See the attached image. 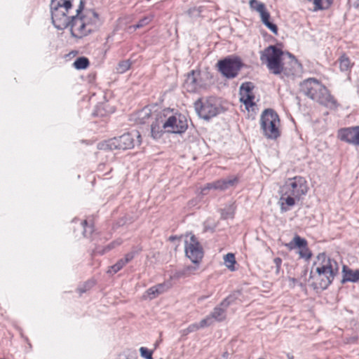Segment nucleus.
I'll return each mask as SVG.
<instances>
[{
    "label": "nucleus",
    "mask_w": 359,
    "mask_h": 359,
    "mask_svg": "<svg viewBox=\"0 0 359 359\" xmlns=\"http://www.w3.org/2000/svg\"><path fill=\"white\" fill-rule=\"evenodd\" d=\"M213 323V320L212 319V317L208 316L205 318L202 319L198 324V327L200 328H203L205 327H208L211 325Z\"/></svg>",
    "instance_id": "obj_36"
},
{
    "label": "nucleus",
    "mask_w": 359,
    "mask_h": 359,
    "mask_svg": "<svg viewBox=\"0 0 359 359\" xmlns=\"http://www.w3.org/2000/svg\"><path fill=\"white\" fill-rule=\"evenodd\" d=\"M280 189L285 194H290L301 199L302 196L306 194L308 186L304 177L295 176L287 179Z\"/></svg>",
    "instance_id": "obj_9"
},
{
    "label": "nucleus",
    "mask_w": 359,
    "mask_h": 359,
    "mask_svg": "<svg viewBox=\"0 0 359 359\" xmlns=\"http://www.w3.org/2000/svg\"><path fill=\"white\" fill-rule=\"evenodd\" d=\"M141 143V135L137 130H133L130 133L116 137L99 144V148L102 149H130L136 144Z\"/></svg>",
    "instance_id": "obj_6"
},
{
    "label": "nucleus",
    "mask_w": 359,
    "mask_h": 359,
    "mask_svg": "<svg viewBox=\"0 0 359 359\" xmlns=\"http://www.w3.org/2000/svg\"><path fill=\"white\" fill-rule=\"evenodd\" d=\"M249 5L252 11H255L259 13L266 8L265 4L258 0H250Z\"/></svg>",
    "instance_id": "obj_27"
},
{
    "label": "nucleus",
    "mask_w": 359,
    "mask_h": 359,
    "mask_svg": "<svg viewBox=\"0 0 359 359\" xmlns=\"http://www.w3.org/2000/svg\"><path fill=\"white\" fill-rule=\"evenodd\" d=\"M243 66V62L238 57H226L217 62L219 71L227 79L236 77Z\"/></svg>",
    "instance_id": "obj_10"
},
{
    "label": "nucleus",
    "mask_w": 359,
    "mask_h": 359,
    "mask_svg": "<svg viewBox=\"0 0 359 359\" xmlns=\"http://www.w3.org/2000/svg\"><path fill=\"white\" fill-rule=\"evenodd\" d=\"M162 127L167 133L182 134L188 128L187 117L180 113L170 116L165 121H161Z\"/></svg>",
    "instance_id": "obj_11"
},
{
    "label": "nucleus",
    "mask_w": 359,
    "mask_h": 359,
    "mask_svg": "<svg viewBox=\"0 0 359 359\" xmlns=\"http://www.w3.org/2000/svg\"><path fill=\"white\" fill-rule=\"evenodd\" d=\"M69 15L64 14V21L65 22L64 27L59 28L56 22H52L55 27L59 30L69 27L71 34L74 38L81 39L88 36V32L81 18V13H75V14H72L71 16H69Z\"/></svg>",
    "instance_id": "obj_8"
},
{
    "label": "nucleus",
    "mask_w": 359,
    "mask_h": 359,
    "mask_svg": "<svg viewBox=\"0 0 359 359\" xmlns=\"http://www.w3.org/2000/svg\"><path fill=\"white\" fill-rule=\"evenodd\" d=\"M291 280L294 283L296 281V279L293 278H291Z\"/></svg>",
    "instance_id": "obj_49"
},
{
    "label": "nucleus",
    "mask_w": 359,
    "mask_h": 359,
    "mask_svg": "<svg viewBox=\"0 0 359 359\" xmlns=\"http://www.w3.org/2000/svg\"><path fill=\"white\" fill-rule=\"evenodd\" d=\"M259 15L262 23L273 34H277L278 27L275 24L270 21L271 15L266 8L262 12L259 13Z\"/></svg>",
    "instance_id": "obj_21"
},
{
    "label": "nucleus",
    "mask_w": 359,
    "mask_h": 359,
    "mask_svg": "<svg viewBox=\"0 0 359 359\" xmlns=\"http://www.w3.org/2000/svg\"><path fill=\"white\" fill-rule=\"evenodd\" d=\"M198 269V264L187 266L180 270L176 271L172 276V278L180 279L189 277L194 274Z\"/></svg>",
    "instance_id": "obj_20"
},
{
    "label": "nucleus",
    "mask_w": 359,
    "mask_h": 359,
    "mask_svg": "<svg viewBox=\"0 0 359 359\" xmlns=\"http://www.w3.org/2000/svg\"><path fill=\"white\" fill-rule=\"evenodd\" d=\"M287 359H294V356L290 353L287 354Z\"/></svg>",
    "instance_id": "obj_44"
},
{
    "label": "nucleus",
    "mask_w": 359,
    "mask_h": 359,
    "mask_svg": "<svg viewBox=\"0 0 359 359\" xmlns=\"http://www.w3.org/2000/svg\"><path fill=\"white\" fill-rule=\"evenodd\" d=\"M184 248L186 256L194 264H199L203 257V250L194 235L192 234L189 241H185Z\"/></svg>",
    "instance_id": "obj_12"
},
{
    "label": "nucleus",
    "mask_w": 359,
    "mask_h": 359,
    "mask_svg": "<svg viewBox=\"0 0 359 359\" xmlns=\"http://www.w3.org/2000/svg\"><path fill=\"white\" fill-rule=\"evenodd\" d=\"M337 137L349 144L359 146V126L339 129Z\"/></svg>",
    "instance_id": "obj_13"
},
{
    "label": "nucleus",
    "mask_w": 359,
    "mask_h": 359,
    "mask_svg": "<svg viewBox=\"0 0 359 359\" xmlns=\"http://www.w3.org/2000/svg\"><path fill=\"white\" fill-rule=\"evenodd\" d=\"M260 128L262 135L267 139L275 140L280 136V121L275 110L269 108L262 112Z\"/></svg>",
    "instance_id": "obj_5"
},
{
    "label": "nucleus",
    "mask_w": 359,
    "mask_h": 359,
    "mask_svg": "<svg viewBox=\"0 0 359 359\" xmlns=\"http://www.w3.org/2000/svg\"><path fill=\"white\" fill-rule=\"evenodd\" d=\"M283 55L284 52L280 48L272 45L260 52V60L262 63H266L270 72L279 75L282 79L294 76L301 69V64L290 53H287L290 60L288 63L283 62Z\"/></svg>",
    "instance_id": "obj_1"
},
{
    "label": "nucleus",
    "mask_w": 359,
    "mask_h": 359,
    "mask_svg": "<svg viewBox=\"0 0 359 359\" xmlns=\"http://www.w3.org/2000/svg\"><path fill=\"white\" fill-rule=\"evenodd\" d=\"M155 287L157 289L158 294L164 292L166 290L165 284H158L155 285Z\"/></svg>",
    "instance_id": "obj_43"
},
{
    "label": "nucleus",
    "mask_w": 359,
    "mask_h": 359,
    "mask_svg": "<svg viewBox=\"0 0 359 359\" xmlns=\"http://www.w3.org/2000/svg\"><path fill=\"white\" fill-rule=\"evenodd\" d=\"M233 215H234V208H233V205H231L221 210V218L223 219L233 218Z\"/></svg>",
    "instance_id": "obj_30"
},
{
    "label": "nucleus",
    "mask_w": 359,
    "mask_h": 359,
    "mask_svg": "<svg viewBox=\"0 0 359 359\" xmlns=\"http://www.w3.org/2000/svg\"><path fill=\"white\" fill-rule=\"evenodd\" d=\"M82 225L83 226V236L85 237H88L89 236H90V234L92 233L93 231V228L92 226H88V222L86 220H84L82 222Z\"/></svg>",
    "instance_id": "obj_37"
},
{
    "label": "nucleus",
    "mask_w": 359,
    "mask_h": 359,
    "mask_svg": "<svg viewBox=\"0 0 359 359\" xmlns=\"http://www.w3.org/2000/svg\"><path fill=\"white\" fill-rule=\"evenodd\" d=\"M198 329H200V327H198V324L193 323V324H191L190 325H189V327L184 330V332L186 334H188V333L196 332Z\"/></svg>",
    "instance_id": "obj_42"
},
{
    "label": "nucleus",
    "mask_w": 359,
    "mask_h": 359,
    "mask_svg": "<svg viewBox=\"0 0 359 359\" xmlns=\"http://www.w3.org/2000/svg\"><path fill=\"white\" fill-rule=\"evenodd\" d=\"M130 60H123L118 63V67L116 68L118 73H124L127 70H128L130 67Z\"/></svg>",
    "instance_id": "obj_35"
},
{
    "label": "nucleus",
    "mask_w": 359,
    "mask_h": 359,
    "mask_svg": "<svg viewBox=\"0 0 359 359\" xmlns=\"http://www.w3.org/2000/svg\"><path fill=\"white\" fill-rule=\"evenodd\" d=\"M226 266L231 271H235L236 258L233 253H228L224 257Z\"/></svg>",
    "instance_id": "obj_26"
},
{
    "label": "nucleus",
    "mask_w": 359,
    "mask_h": 359,
    "mask_svg": "<svg viewBox=\"0 0 359 359\" xmlns=\"http://www.w3.org/2000/svg\"><path fill=\"white\" fill-rule=\"evenodd\" d=\"M122 356H124L125 359H128L125 355H120V358L122 357Z\"/></svg>",
    "instance_id": "obj_47"
},
{
    "label": "nucleus",
    "mask_w": 359,
    "mask_h": 359,
    "mask_svg": "<svg viewBox=\"0 0 359 359\" xmlns=\"http://www.w3.org/2000/svg\"><path fill=\"white\" fill-rule=\"evenodd\" d=\"M80 293H83L86 292V290L84 288H79Z\"/></svg>",
    "instance_id": "obj_45"
},
{
    "label": "nucleus",
    "mask_w": 359,
    "mask_h": 359,
    "mask_svg": "<svg viewBox=\"0 0 359 359\" xmlns=\"http://www.w3.org/2000/svg\"><path fill=\"white\" fill-rule=\"evenodd\" d=\"M299 254L300 257L305 258L306 259H310L312 256V253L308 248H301Z\"/></svg>",
    "instance_id": "obj_39"
},
{
    "label": "nucleus",
    "mask_w": 359,
    "mask_h": 359,
    "mask_svg": "<svg viewBox=\"0 0 359 359\" xmlns=\"http://www.w3.org/2000/svg\"><path fill=\"white\" fill-rule=\"evenodd\" d=\"M240 100L241 102H243L245 107L248 108V107H252L255 104L253 102V100L255 98V96L253 94H244V95H240Z\"/></svg>",
    "instance_id": "obj_31"
},
{
    "label": "nucleus",
    "mask_w": 359,
    "mask_h": 359,
    "mask_svg": "<svg viewBox=\"0 0 359 359\" xmlns=\"http://www.w3.org/2000/svg\"><path fill=\"white\" fill-rule=\"evenodd\" d=\"M81 18L88 34L97 31L101 25L99 15L93 10L82 11Z\"/></svg>",
    "instance_id": "obj_14"
},
{
    "label": "nucleus",
    "mask_w": 359,
    "mask_h": 359,
    "mask_svg": "<svg viewBox=\"0 0 359 359\" xmlns=\"http://www.w3.org/2000/svg\"><path fill=\"white\" fill-rule=\"evenodd\" d=\"M73 65L76 69H85L89 65V60L87 57H80L75 60Z\"/></svg>",
    "instance_id": "obj_25"
},
{
    "label": "nucleus",
    "mask_w": 359,
    "mask_h": 359,
    "mask_svg": "<svg viewBox=\"0 0 359 359\" xmlns=\"http://www.w3.org/2000/svg\"><path fill=\"white\" fill-rule=\"evenodd\" d=\"M196 72L194 70H192L189 73H188L187 76V79L184 81V88L188 91V92H195L197 90L198 88V81L196 77Z\"/></svg>",
    "instance_id": "obj_19"
},
{
    "label": "nucleus",
    "mask_w": 359,
    "mask_h": 359,
    "mask_svg": "<svg viewBox=\"0 0 359 359\" xmlns=\"http://www.w3.org/2000/svg\"><path fill=\"white\" fill-rule=\"evenodd\" d=\"M294 244L296 247L299 248H307V241L306 239L301 238L299 236L296 235L292 242L290 243L288 245H291Z\"/></svg>",
    "instance_id": "obj_28"
},
{
    "label": "nucleus",
    "mask_w": 359,
    "mask_h": 359,
    "mask_svg": "<svg viewBox=\"0 0 359 359\" xmlns=\"http://www.w3.org/2000/svg\"><path fill=\"white\" fill-rule=\"evenodd\" d=\"M140 355L145 359H152V351L145 347L140 348Z\"/></svg>",
    "instance_id": "obj_38"
},
{
    "label": "nucleus",
    "mask_w": 359,
    "mask_h": 359,
    "mask_svg": "<svg viewBox=\"0 0 359 359\" xmlns=\"http://www.w3.org/2000/svg\"><path fill=\"white\" fill-rule=\"evenodd\" d=\"M163 128L162 124L161 125L158 120L153 122L151 125V134L154 139H159L163 133Z\"/></svg>",
    "instance_id": "obj_22"
},
{
    "label": "nucleus",
    "mask_w": 359,
    "mask_h": 359,
    "mask_svg": "<svg viewBox=\"0 0 359 359\" xmlns=\"http://www.w3.org/2000/svg\"><path fill=\"white\" fill-rule=\"evenodd\" d=\"M280 197L278 201V204L280 205V211L282 212L289 211L291 208L295 205L296 201H299L300 200L290 194H285V192H282L281 189H280Z\"/></svg>",
    "instance_id": "obj_17"
},
{
    "label": "nucleus",
    "mask_w": 359,
    "mask_h": 359,
    "mask_svg": "<svg viewBox=\"0 0 359 359\" xmlns=\"http://www.w3.org/2000/svg\"><path fill=\"white\" fill-rule=\"evenodd\" d=\"M254 85L251 82H245L240 87V95L253 94Z\"/></svg>",
    "instance_id": "obj_32"
},
{
    "label": "nucleus",
    "mask_w": 359,
    "mask_h": 359,
    "mask_svg": "<svg viewBox=\"0 0 359 359\" xmlns=\"http://www.w3.org/2000/svg\"><path fill=\"white\" fill-rule=\"evenodd\" d=\"M299 89L305 96L330 109H336L339 106L329 90L316 79L309 78L303 81Z\"/></svg>",
    "instance_id": "obj_3"
},
{
    "label": "nucleus",
    "mask_w": 359,
    "mask_h": 359,
    "mask_svg": "<svg viewBox=\"0 0 359 359\" xmlns=\"http://www.w3.org/2000/svg\"><path fill=\"white\" fill-rule=\"evenodd\" d=\"M126 264L127 263L124 262L123 259H120L115 264L111 266V269L109 270L108 272L112 271L113 273H116L122 269Z\"/></svg>",
    "instance_id": "obj_33"
},
{
    "label": "nucleus",
    "mask_w": 359,
    "mask_h": 359,
    "mask_svg": "<svg viewBox=\"0 0 359 359\" xmlns=\"http://www.w3.org/2000/svg\"><path fill=\"white\" fill-rule=\"evenodd\" d=\"M142 251V248L140 246H133L131 250L126 254L124 258V262L127 264L131 262L137 255L140 253Z\"/></svg>",
    "instance_id": "obj_24"
},
{
    "label": "nucleus",
    "mask_w": 359,
    "mask_h": 359,
    "mask_svg": "<svg viewBox=\"0 0 359 359\" xmlns=\"http://www.w3.org/2000/svg\"><path fill=\"white\" fill-rule=\"evenodd\" d=\"M343 278L341 283L357 282L359 280V270H352L347 266L344 265L342 269Z\"/></svg>",
    "instance_id": "obj_18"
},
{
    "label": "nucleus",
    "mask_w": 359,
    "mask_h": 359,
    "mask_svg": "<svg viewBox=\"0 0 359 359\" xmlns=\"http://www.w3.org/2000/svg\"><path fill=\"white\" fill-rule=\"evenodd\" d=\"M338 62L339 64V68L341 72L349 71L353 65L348 57L345 54H343L340 56V57L338 59Z\"/></svg>",
    "instance_id": "obj_23"
},
{
    "label": "nucleus",
    "mask_w": 359,
    "mask_h": 359,
    "mask_svg": "<svg viewBox=\"0 0 359 359\" xmlns=\"http://www.w3.org/2000/svg\"><path fill=\"white\" fill-rule=\"evenodd\" d=\"M146 292L151 299L155 298L156 296L158 295V290L155 287V286L149 288Z\"/></svg>",
    "instance_id": "obj_40"
},
{
    "label": "nucleus",
    "mask_w": 359,
    "mask_h": 359,
    "mask_svg": "<svg viewBox=\"0 0 359 359\" xmlns=\"http://www.w3.org/2000/svg\"><path fill=\"white\" fill-rule=\"evenodd\" d=\"M84 0H50V10L52 22H56L59 28L65 27L64 14H71L83 11Z\"/></svg>",
    "instance_id": "obj_4"
},
{
    "label": "nucleus",
    "mask_w": 359,
    "mask_h": 359,
    "mask_svg": "<svg viewBox=\"0 0 359 359\" xmlns=\"http://www.w3.org/2000/svg\"><path fill=\"white\" fill-rule=\"evenodd\" d=\"M150 117V114L146 110H142L135 114V121L137 123L144 124L146 119Z\"/></svg>",
    "instance_id": "obj_29"
},
{
    "label": "nucleus",
    "mask_w": 359,
    "mask_h": 359,
    "mask_svg": "<svg viewBox=\"0 0 359 359\" xmlns=\"http://www.w3.org/2000/svg\"><path fill=\"white\" fill-rule=\"evenodd\" d=\"M273 263L276 265V274L278 275L280 273L281 264H282V259L280 257H276L273 259Z\"/></svg>",
    "instance_id": "obj_41"
},
{
    "label": "nucleus",
    "mask_w": 359,
    "mask_h": 359,
    "mask_svg": "<svg viewBox=\"0 0 359 359\" xmlns=\"http://www.w3.org/2000/svg\"><path fill=\"white\" fill-rule=\"evenodd\" d=\"M152 20V16L148 15L140 19L138 22L133 25L135 29L141 28L148 25Z\"/></svg>",
    "instance_id": "obj_34"
},
{
    "label": "nucleus",
    "mask_w": 359,
    "mask_h": 359,
    "mask_svg": "<svg viewBox=\"0 0 359 359\" xmlns=\"http://www.w3.org/2000/svg\"><path fill=\"white\" fill-rule=\"evenodd\" d=\"M236 178L233 179H222L212 182L207 183L202 189L201 194L203 195H206L208 193V191L218 190V191H224L229 189L231 187L234 186L236 183Z\"/></svg>",
    "instance_id": "obj_15"
},
{
    "label": "nucleus",
    "mask_w": 359,
    "mask_h": 359,
    "mask_svg": "<svg viewBox=\"0 0 359 359\" xmlns=\"http://www.w3.org/2000/svg\"><path fill=\"white\" fill-rule=\"evenodd\" d=\"M112 248H113V246H112V245H109L107 246V249H108V250H111Z\"/></svg>",
    "instance_id": "obj_46"
},
{
    "label": "nucleus",
    "mask_w": 359,
    "mask_h": 359,
    "mask_svg": "<svg viewBox=\"0 0 359 359\" xmlns=\"http://www.w3.org/2000/svg\"><path fill=\"white\" fill-rule=\"evenodd\" d=\"M356 6L358 7L359 6V0H357V2H356Z\"/></svg>",
    "instance_id": "obj_48"
},
{
    "label": "nucleus",
    "mask_w": 359,
    "mask_h": 359,
    "mask_svg": "<svg viewBox=\"0 0 359 359\" xmlns=\"http://www.w3.org/2000/svg\"><path fill=\"white\" fill-rule=\"evenodd\" d=\"M316 266V276L313 283L314 289L325 290L339 273V264L334 259L330 258L325 252L319 253L313 263Z\"/></svg>",
    "instance_id": "obj_2"
},
{
    "label": "nucleus",
    "mask_w": 359,
    "mask_h": 359,
    "mask_svg": "<svg viewBox=\"0 0 359 359\" xmlns=\"http://www.w3.org/2000/svg\"><path fill=\"white\" fill-rule=\"evenodd\" d=\"M194 109L198 116L209 121L223 111V107L215 97L199 98L194 102Z\"/></svg>",
    "instance_id": "obj_7"
},
{
    "label": "nucleus",
    "mask_w": 359,
    "mask_h": 359,
    "mask_svg": "<svg viewBox=\"0 0 359 359\" xmlns=\"http://www.w3.org/2000/svg\"><path fill=\"white\" fill-rule=\"evenodd\" d=\"M233 301L232 296H228L225 298L219 306H217L210 314L212 319L216 321H222L225 318V309L227 308Z\"/></svg>",
    "instance_id": "obj_16"
}]
</instances>
